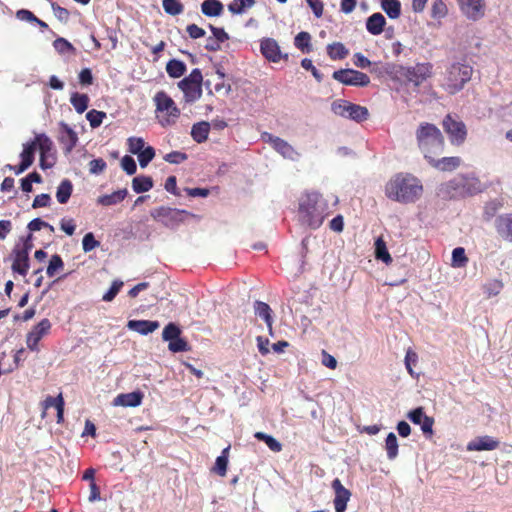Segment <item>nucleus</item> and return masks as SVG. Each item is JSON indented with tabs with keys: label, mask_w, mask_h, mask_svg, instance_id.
Returning a JSON list of instances; mask_svg holds the SVG:
<instances>
[{
	"label": "nucleus",
	"mask_w": 512,
	"mask_h": 512,
	"mask_svg": "<svg viewBox=\"0 0 512 512\" xmlns=\"http://www.w3.org/2000/svg\"><path fill=\"white\" fill-rule=\"evenodd\" d=\"M375 256L378 260H381L386 264H390L392 262V257L387 250L386 243L381 237L377 238L375 241Z\"/></svg>",
	"instance_id": "40"
},
{
	"label": "nucleus",
	"mask_w": 512,
	"mask_h": 512,
	"mask_svg": "<svg viewBox=\"0 0 512 512\" xmlns=\"http://www.w3.org/2000/svg\"><path fill=\"white\" fill-rule=\"evenodd\" d=\"M186 159L187 155L179 151H173L164 156V160L172 164H180L184 162Z\"/></svg>",
	"instance_id": "61"
},
{
	"label": "nucleus",
	"mask_w": 512,
	"mask_h": 512,
	"mask_svg": "<svg viewBox=\"0 0 512 512\" xmlns=\"http://www.w3.org/2000/svg\"><path fill=\"white\" fill-rule=\"evenodd\" d=\"M42 406V417L45 418L47 416L48 410L53 408L56 411L57 422L61 423L63 421V413H64V400L61 394L57 397H47Z\"/></svg>",
	"instance_id": "22"
},
{
	"label": "nucleus",
	"mask_w": 512,
	"mask_h": 512,
	"mask_svg": "<svg viewBox=\"0 0 512 512\" xmlns=\"http://www.w3.org/2000/svg\"><path fill=\"white\" fill-rule=\"evenodd\" d=\"M227 466H228V460L225 459V456H218L216 458L215 465L213 467V471L223 477L226 475Z\"/></svg>",
	"instance_id": "60"
},
{
	"label": "nucleus",
	"mask_w": 512,
	"mask_h": 512,
	"mask_svg": "<svg viewBox=\"0 0 512 512\" xmlns=\"http://www.w3.org/2000/svg\"><path fill=\"white\" fill-rule=\"evenodd\" d=\"M327 53L331 59L340 60L344 59L348 55V50L342 43L335 42L327 46Z\"/></svg>",
	"instance_id": "41"
},
{
	"label": "nucleus",
	"mask_w": 512,
	"mask_h": 512,
	"mask_svg": "<svg viewBox=\"0 0 512 512\" xmlns=\"http://www.w3.org/2000/svg\"><path fill=\"white\" fill-rule=\"evenodd\" d=\"M254 437L260 441L265 442V444L273 452H280L282 450L281 443L278 440H276L274 437H272L271 435H268L264 432H256L254 434Z\"/></svg>",
	"instance_id": "44"
},
{
	"label": "nucleus",
	"mask_w": 512,
	"mask_h": 512,
	"mask_svg": "<svg viewBox=\"0 0 512 512\" xmlns=\"http://www.w3.org/2000/svg\"><path fill=\"white\" fill-rule=\"evenodd\" d=\"M331 486L335 494L333 500L335 512H345L347 509V503L351 498V492L342 485L338 478L333 480Z\"/></svg>",
	"instance_id": "18"
},
{
	"label": "nucleus",
	"mask_w": 512,
	"mask_h": 512,
	"mask_svg": "<svg viewBox=\"0 0 512 512\" xmlns=\"http://www.w3.org/2000/svg\"><path fill=\"white\" fill-rule=\"evenodd\" d=\"M306 2L312 9L315 17L320 18L323 15L324 5L321 0H306Z\"/></svg>",
	"instance_id": "63"
},
{
	"label": "nucleus",
	"mask_w": 512,
	"mask_h": 512,
	"mask_svg": "<svg viewBox=\"0 0 512 512\" xmlns=\"http://www.w3.org/2000/svg\"><path fill=\"white\" fill-rule=\"evenodd\" d=\"M40 152V167L45 170L51 168L56 163V151L53 143L45 134H39L34 137V151Z\"/></svg>",
	"instance_id": "10"
},
{
	"label": "nucleus",
	"mask_w": 512,
	"mask_h": 512,
	"mask_svg": "<svg viewBox=\"0 0 512 512\" xmlns=\"http://www.w3.org/2000/svg\"><path fill=\"white\" fill-rule=\"evenodd\" d=\"M127 189H120L111 194L103 195L99 197L98 203L104 206H111L120 203L127 196Z\"/></svg>",
	"instance_id": "30"
},
{
	"label": "nucleus",
	"mask_w": 512,
	"mask_h": 512,
	"mask_svg": "<svg viewBox=\"0 0 512 512\" xmlns=\"http://www.w3.org/2000/svg\"><path fill=\"white\" fill-rule=\"evenodd\" d=\"M121 167L122 169L128 174V175H133L136 173V170H137V165H136V162L135 160L131 157V156H128V155H125L122 159H121Z\"/></svg>",
	"instance_id": "57"
},
{
	"label": "nucleus",
	"mask_w": 512,
	"mask_h": 512,
	"mask_svg": "<svg viewBox=\"0 0 512 512\" xmlns=\"http://www.w3.org/2000/svg\"><path fill=\"white\" fill-rule=\"evenodd\" d=\"M202 82V72L200 69L195 68L188 76L184 77L177 83L178 88L183 93L184 103L192 104L202 97Z\"/></svg>",
	"instance_id": "7"
},
{
	"label": "nucleus",
	"mask_w": 512,
	"mask_h": 512,
	"mask_svg": "<svg viewBox=\"0 0 512 512\" xmlns=\"http://www.w3.org/2000/svg\"><path fill=\"white\" fill-rule=\"evenodd\" d=\"M143 400V393L140 391H133L130 393H122L117 395L113 400V406L121 407H138Z\"/></svg>",
	"instance_id": "23"
},
{
	"label": "nucleus",
	"mask_w": 512,
	"mask_h": 512,
	"mask_svg": "<svg viewBox=\"0 0 512 512\" xmlns=\"http://www.w3.org/2000/svg\"><path fill=\"white\" fill-rule=\"evenodd\" d=\"M51 329V323L48 319H43L34 327V344L43 336L47 335Z\"/></svg>",
	"instance_id": "51"
},
{
	"label": "nucleus",
	"mask_w": 512,
	"mask_h": 512,
	"mask_svg": "<svg viewBox=\"0 0 512 512\" xmlns=\"http://www.w3.org/2000/svg\"><path fill=\"white\" fill-rule=\"evenodd\" d=\"M210 132V124L206 121H201L192 126L191 137L197 143H203L207 140Z\"/></svg>",
	"instance_id": "28"
},
{
	"label": "nucleus",
	"mask_w": 512,
	"mask_h": 512,
	"mask_svg": "<svg viewBox=\"0 0 512 512\" xmlns=\"http://www.w3.org/2000/svg\"><path fill=\"white\" fill-rule=\"evenodd\" d=\"M59 127V141L63 145L65 151L70 153L78 142L77 133L64 122H61Z\"/></svg>",
	"instance_id": "21"
},
{
	"label": "nucleus",
	"mask_w": 512,
	"mask_h": 512,
	"mask_svg": "<svg viewBox=\"0 0 512 512\" xmlns=\"http://www.w3.org/2000/svg\"><path fill=\"white\" fill-rule=\"evenodd\" d=\"M104 118H106L105 112L94 110V109L90 110L86 114V119L89 121V124L92 128L99 127L102 124Z\"/></svg>",
	"instance_id": "53"
},
{
	"label": "nucleus",
	"mask_w": 512,
	"mask_h": 512,
	"mask_svg": "<svg viewBox=\"0 0 512 512\" xmlns=\"http://www.w3.org/2000/svg\"><path fill=\"white\" fill-rule=\"evenodd\" d=\"M499 447V441L494 437L484 435L476 437L468 442L466 449L468 451H492Z\"/></svg>",
	"instance_id": "20"
},
{
	"label": "nucleus",
	"mask_w": 512,
	"mask_h": 512,
	"mask_svg": "<svg viewBox=\"0 0 512 512\" xmlns=\"http://www.w3.org/2000/svg\"><path fill=\"white\" fill-rule=\"evenodd\" d=\"M461 12L469 20H479L485 14L484 0H458Z\"/></svg>",
	"instance_id": "17"
},
{
	"label": "nucleus",
	"mask_w": 512,
	"mask_h": 512,
	"mask_svg": "<svg viewBox=\"0 0 512 512\" xmlns=\"http://www.w3.org/2000/svg\"><path fill=\"white\" fill-rule=\"evenodd\" d=\"M255 0H233L228 5V10L234 15H241L245 13L247 9L254 6Z\"/></svg>",
	"instance_id": "38"
},
{
	"label": "nucleus",
	"mask_w": 512,
	"mask_h": 512,
	"mask_svg": "<svg viewBox=\"0 0 512 512\" xmlns=\"http://www.w3.org/2000/svg\"><path fill=\"white\" fill-rule=\"evenodd\" d=\"M437 156H433L432 159H428V162L438 170L441 171H452L458 168L461 164L459 157H443L437 159Z\"/></svg>",
	"instance_id": "26"
},
{
	"label": "nucleus",
	"mask_w": 512,
	"mask_h": 512,
	"mask_svg": "<svg viewBox=\"0 0 512 512\" xmlns=\"http://www.w3.org/2000/svg\"><path fill=\"white\" fill-rule=\"evenodd\" d=\"M503 282L499 279H490L482 286L483 293L487 298L495 297L500 294L503 289Z\"/></svg>",
	"instance_id": "36"
},
{
	"label": "nucleus",
	"mask_w": 512,
	"mask_h": 512,
	"mask_svg": "<svg viewBox=\"0 0 512 512\" xmlns=\"http://www.w3.org/2000/svg\"><path fill=\"white\" fill-rule=\"evenodd\" d=\"M29 231L27 238L24 242L16 244L14 248V260L12 268L14 272L25 275L29 269V254L28 250L31 247L30 240L32 239V221L27 224Z\"/></svg>",
	"instance_id": "8"
},
{
	"label": "nucleus",
	"mask_w": 512,
	"mask_h": 512,
	"mask_svg": "<svg viewBox=\"0 0 512 512\" xmlns=\"http://www.w3.org/2000/svg\"><path fill=\"white\" fill-rule=\"evenodd\" d=\"M496 229L505 241L512 243V213L501 215L496 221Z\"/></svg>",
	"instance_id": "25"
},
{
	"label": "nucleus",
	"mask_w": 512,
	"mask_h": 512,
	"mask_svg": "<svg viewBox=\"0 0 512 512\" xmlns=\"http://www.w3.org/2000/svg\"><path fill=\"white\" fill-rule=\"evenodd\" d=\"M32 164V141H27L24 144L23 152L21 153V164L15 169L16 174L25 171Z\"/></svg>",
	"instance_id": "33"
},
{
	"label": "nucleus",
	"mask_w": 512,
	"mask_h": 512,
	"mask_svg": "<svg viewBox=\"0 0 512 512\" xmlns=\"http://www.w3.org/2000/svg\"><path fill=\"white\" fill-rule=\"evenodd\" d=\"M310 41H311V36L308 32H300L296 35V37L294 39V44L301 51H309L310 50Z\"/></svg>",
	"instance_id": "52"
},
{
	"label": "nucleus",
	"mask_w": 512,
	"mask_h": 512,
	"mask_svg": "<svg viewBox=\"0 0 512 512\" xmlns=\"http://www.w3.org/2000/svg\"><path fill=\"white\" fill-rule=\"evenodd\" d=\"M123 286V282L116 280L112 283L110 289L103 295L102 300L106 302L112 301L118 292L120 291L121 287Z\"/></svg>",
	"instance_id": "59"
},
{
	"label": "nucleus",
	"mask_w": 512,
	"mask_h": 512,
	"mask_svg": "<svg viewBox=\"0 0 512 512\" xmlns=\"http://www.w3.org/2000/svg\"><path fill=\"white\" fill-rule=\"evenodd\" d=\"M381 8L391 19H397L401 15V3L399 0H381Z\"/></svg>",
	"instance_id": "32"
},
{
	"label": "nucleus",
	"mask_w": 512,
	"mask_h": 512,
	"mask_svg": "<svg viewBox=\"0 0 512 512\" xmlns=\"http://www.w3.org/2000/svg\"><path fill=\"white\" fill-rule=\"evenodd\" d=\"M182 213H185V211L169 207H159L151 212V216L167 227H174L181 221L180 215Z\"/></svg>",
	"instance_id": "15"
},
{
	"label": "nucleus",
	"mask_w": 512,
	"mask_h": 512,
	"mask_svg": "<svg viewBox=\"0 0 512 512\" xmlns=\"http://www.w3.org/2000/svg\"><path fill=\"white\" fill-rule=\"evenodd\" d=\"M424 187L419 178L410 173H398L384 187L385 196L401 204H414L421 199Z\"/></svg>",
	"instance_id": "1"
},
{
	"label": "nucleus",
	"mask_w": 512,
	"mask_h": 512,
	"mask_svg": "<svg viewBox=\"0 0 512 512\" xmlns=\"http://www.w3.org/2000/svg\"><path fill=\"white\" fill-rule=\"evenodd\" d=\"M333 79L350 86L365 87L370 83V78L363 72L353 69H340L333 72Z\"/></svg>",
	"instance_id": "12"
},
{
	"label": "nucleus",
	"mask_w": 512,
	"mask_h": 512,
	"mask_svg": "<svg viewBox=\"0 0 512 512\" xmlns=\"http://www.w3.org/2000/svg\"><path fill=\"white\" fill-rule=\"evenodd\" d=\"M181 335V329L178 325L175 323H169L167 324L162 332V338L164 341L169 342L170 340H175L176 338L180 337Z\"/></svg>",
	"instance_id": "49"
},
{
	"label": "nucleus",
	"mask_w": 512,
	"mask_h": 512,
	"mask_svg": "<svg viewBox=\"0 0 512 512\" xmlns=\"http://www.w3.org/2000/svg\"><path fill=\"white\" fill-rule=\"evenodd\" d=\"M473 74L472 66L464 63H454L448 70L443 87L450 94H455L471 79Z\"/></svg>",
	"instance_id": "6"
},
{
	"label": "nucleus",
	"mask_w": 512,
	"mask_h": 512,
	"mask_svg": "<svg viewBox=\"0 0 512 512\" xmlns=\"http://www.w3.org/2000/svg\"><path fill=\"white\" fill-rule=\"evenodd\" d=\"M72 191H73V185H72L71 181L68 179L62 180L61 183L59 184V186L57 187V192H56L57 201L61 204H65L69 200V198L72 194Z\"/></svg>",
	"instance_id": "35"
},
{
	"label": "nucleus",
	"mask_w": 512,
	"mask_h": 512,
	"mask_svg": "<svg viewBox=\"0 0 512 512\" xmlns=\"http://www.w3.org/2000/svg\"><path fill=\"white\" fill-rule=\"evenodd\" d=\"M407 417L412 423L420 426L424 435L427 437H431L433 435L434 419L426 415L422 407L411 410L407 414Z\"/></svg>",
	"instance_id": "16"
},
{
	"label": "nucleus",
	"mask_w": 512,
	"mask_h": 512,
	"mask_svg": "<svg viewBox=\"0 0 512 512\" xmlns=\"http://www.w3.org/2000/svg\"><path fill=\"white\" fill-rule=\"evenodd\" d=\"M127 144L129 152L135 155L145 148V141L141 137H130L127 140Z\"/></svg>",
	"instance_id": "56"
},
{
	"label": "nucleus",
	"mask_w": 512,
	"mask_h": 512,
	"mask_svg": "<svg viewBox=\"0 0 512 512\" xmlns=\"http://www.w3.org/2000/svg\"><path fill=\"white\" fill-rule=\"evenodd\" d=\"M262 55L270 62L278 63L282 59V53L276 40L264 38L260 43Z\"/></svg>",
	"instance_id": "19"
},
{
	"label": "nucleus",
	"mask_w": 512,
	"mask_h": 512,
	"mask_svg": "<svg viewBox=\"0 0 512 512\" xmlns=\"http://www.w3.org/2000/svg\"><path fill=\"white\" fill-rule=\"evenodd\" d=\"M63 266L64 264L61 257L57 254H54L49 260V264L46 269V274L49 277H54L63 268Z\"/></svg>",
	"instance_id": "48"
},
{
	"label": "nucleus",
	"mask_w": 512,
	"mask_h": 512,
	"mask_svg": "<svg viewBox=\"0 0 512 512\" xmlns=\"http://www.w3.org/2000/svg\"><path fill=\"white\" fill-rule=\"evenodd\" d=\"M329 213L327 200L318 192H307L299 199V220L310 229H318Z\"/></svg>",
	"instance_id": "2"
},
{
	"label": "nucleus",
	"mask_w": 512,
	"mask_h": 512,
	"mask_svg": "<svg viewBox=\"0 0 512 512\" xmlns=\"http://www.w3.org/2000/svg\"><path fill=\"white\" fill-rule=\"evenodd\" d=\"M70 102L76 112L82 114L88 107L89 97L86 94L73 93Z\"/></svg>",
	"instance_id": "43"
},
{
	"label": "nucleus",
	"mask_w": 512,
	"mask_h": 512,
	"mask_svg": "<svg viewBox=\"0 0 512 512\" xmlns=\"http://www.w3.org/2000/svg\"><path fill=\"white\" fill-rule=\"evenodd\" d=\"M137 156L140 166L145 168L154 158L155 150L153 147L147 146L141 152H139Z\"/></svg>",
	"instance_id": "54"
},
{
	"label": "nucleus",
	"mask_w": 512,
	"mask_h": 512,
	"mask_svg": "<svg viewBox=\"0 0 512 512\" xmlns=\"http://www.w3.org/2000/svg\"><path fill=\"white\" fill-rule=\"evenodd\" d=\"M253 308L255 315L263 319L267 326H270V322H273L270 306L265 302L255 301Z\"/></svg>",
	"instance_id": "31"
},
{
	"label": "nucleus",
	"mask_w": 512,
	"mask_h": 512,
	"mask_svg": "<svg viewBox=\"0 0 512 512\" xmlns=\"http://www.w3.org/2000/svg\"><path fill=\"white\" fill-rule=\"evenodd\" d=\"M301 66L305 70L311 71V73L313 74V76L316 78V80L318 82H320L322 80V75L319 73V71L316 69V67L313 65V63H312V61L310 59L304 58L301 61Z\"/></svg>",
	"instance_id": "64"
},
{
	"label": "nucleus",
	"mask_w": 512,
	"mask_h": 512,
	"mask_svg": "<svg viewBox=\"0 0 512 512\" xmlns=\"http://www.w3.org/2000/svg\"><path fill=\"white\" fill-rule=\"evenodd\" d=\"M451 184L458 189V195L469 196L482 191L480 180L474 176H465L454 179Z\"/></svg>",
	"instance_id": "14"
},
{
	"label": "nucleus",
	"mask_w": 512,
	"mask_h": 512,
	"mask_svg": "<svg viewBox=\"0 0 512 512\" xmlns=\"http://www.w3.org/2000/svg\"><path fill=\"white\" fill-rule=\"evenodd\" d=\"M404 363L408 373L412 377L417 378L418 374L414 372L413 366H415L418 363V355L412 348H408L406 350Z\"/></svg>",
	"instance_id": "46"
},
{
	"label": "nucleus",
	"mask_w": 512,
	"mask_h": 512,
	"mask_svg": "<svg viewBox=\"0 0 512 512\" xmlns=\"http://www.w3.org/2000/svg\"><path fill=\"white\" fill-rule=\"evenodd\" d=\"M416 139L424 157L432 159L443 152L444 139L441 131L433 124L421 123L416 130Z\"/></svg>",
	"instance_id": "4"
},
{
	"label": "nucleus",
	"mask_w": 512,
	"mask_h": 512,
	"mask_svg": "<svg viewBox=\"0 0 512 512\" xmlns=\"http://www.w3.org/2000/svg\"><path fill=\"white\" fill-rule=\"evenodd\" d=\"M448 13L447 5L443 0H433L431 6V16L434 19H443Z\"/></svg>",
	"instance_id": "47"
},
{
	"label": "nucleus",
	"mask_w": 512,
	"mask_h": 512,
	"mask_svg": "<svg viewBox=\"0 0 512 512\" xmlns=\"http://www.w3.org/2000/svg\"><path fill=\"white\" fill-rule=\"evenodd\" d=\"M100 243L95 239L93 233H87L82 240V248L84 252H90L96 247H98Z\"/></svg>",
	"instance_id": "58"
},
{
	"label": "nucleus",
	"mask_w": 512,
	"mask_h": 512,
	"mask_svg": "<svg viewBox=\"0 0 512 512\" xmlns=\"http://www.w3.org/2000/svg\"><path fill=\"white\" fill-rule=\"evenodd\" d=\"M160 327L158 321L150 320H129L127 328L141 335H148Z\"/></svg>",
	"instance_id": "24"
},
{
	"label": "nucleus",
	"mask_w": 512,
	"mask_h": 512,
	"mask_svg": "<svg viewBox=\"0 0 512 512\" xmlns=\"http://www.w3.org/2000/svg\"><path fill=\"white\" fill-rule=\"evenodd\" d=\"M156 119L162 127L173 126L180 117V109L175 101L164 91H158L154 97Z\"/></svg>",
	"instance_id": "5"
},
{
	"label": "nucleus",
	"mask_w": 512,
	"mask_h": 512,
	"mask_svg": "<svg viewBox=\"0 0 512 512\" xmlns=\"http://www.w3.org/2000/svg\"><path fill=\"white\" fill-rule=\"evenodd\" d=\"M262 139L285 159L291 161L299 160L300 153L286 140L269 133H264Z\"/></svg>",
	"instance_id": "11"
},
{
	"label": "nucleus",
	"mask_w": 512,
	"mask_h": 512,
	"mask_svg": "<svg viewBox=\"0 0 512 512\" xmlns=\"http://www.w3.org/2000/svg\"><path fill=\"white\" fill-rule=\"evenodd\" d=\"M385 450L389 460H394L398 456V441L393 432L387 435L385 440Z\"/></svg>",
	"instance_id": "42"
},
{
	"label": "nucleus",
	"mask_w": 512,
	"mask_h": 512,
	"mask_svg": "<svg viewBox=\"0 0 512 512\" xmlns=\"http://www.w3.org/2000/svg\"><path fill=\"white\" fill-rule=\"evenodd\" d=\"M54 49L63 56H73L76 54L75 47L65 38H57L53 42Z\"/></svg>",
	"instance_id": "37"
},
{
	"label": "nucleus",
	"mask_w": 512,
	"mask_h": 512,
	"mask_svg": "<svg viewBox=\"0 0 512 512\" xmlns=\"http://www.w3.org/2000/svg\"><path fill=\"white\" fill-rule=\"evenodd\" d=\"M166 72L171 78H180L186 72V65L183 61L171 59L166 64Z\"/></svg>",
	"instance_id": "34"
},
{
	"label": "nucleus",
	"mask_w": 512,
	"mask_h": 512,
	"mask_svg": "<svg viewBox=\"0 0 512 512\" xmlns=\"http://www.w3.org/2000/svg\"><path fill=\"white\" fill-rule=\"evenodd\" d=\"M223 4L217 0H205L201 4V11L205 16L217 17L223 12Z\"/></svg>",
	"instance_id": "29"
},
{
	"label": "nucleus",
	"mask_w": 512,
	"mask_h": 512,
	"mask_svg": "<svg viewBox=\"0 0 512 512\" xmlns=\"http://www.w3.org/2000/svg\"><path fill=\"white\" fill-rule=\"evenodd\" d=\"M468 263V258L463 247H457L452 251L451 266L454 268H462Z\"/></svg>",
	"instance_id": "45"
},
{
	"label": "nucleus",
	"mask_w": 512,
	"mask_h": 512,
	"mask_svg": "<svg viewBox=\"0 0 512 512\" xmlns=\"http://www.w3.org/2000/svg\"><path fill=\"white\" fill-rule=\"evenodd\" d=\"M385 71L393 81L404 84L411 83L415 87H419L432 76L433 65L430 62L416 63L413 66L388 64Z\"/></svg>",
	"instance_id": "3"
},
{
	"label": "nucleus",
	"mask_w": 512,
	"mask_h": 512,
	"mask_svg": "<svg viewBox=\"0 0 512 512\" xmlns=\"http://www.w3.org/2000/svg\"><path fill=\"white\" fill-rule=\"evenodd\" d=\"M153 187V181L148 176H137L132 180V188L136 193L149 191Z\"/></svg>",
	"instance_id": "39"
},
{
	"label": "nucleus",
	"mask_w": 512,
	"mask_h": 512,
	"mask_svg": "<svg viewBox=\"0 0 512 512\" xmlns=\"http://www.w3.org/2000/svg\"><path fill=\"white\" fill-rule=\"evenodd\" d=\"M164 11L169 15H179L183 11V5L179 0H163L162 1Z\"/></svg>",
	"instance_id": "50"
},
{
	"label": "nucleus",
	"mask_w": 512,
	"mask_h": 512,
	"mask_svg": "<svg viewBox=\"0 0 512 512\" xmlns=\"http://www.w3.org/2000/svg\"><path fill=\"white\" fill-rule=\"evenodd\" d=\"M443 127L446 133L449 135L450 141L453 144L460 145L464 142L467 130L466 126L462 121H458L447 115L443 120Z\"/></svg>",
	"instance_id": "13"
},
{
	"label": "nucleus",
	"mask_w": 512,
	"mask_h": 512,
	"mask_svg": "<svg viewBox=\"0 0 512 512\" xmlns=\"http://www.w3.org/2000/svg\"><path fill=\"white\" fill-rule=\"evenodd\" d=\"M168 349L173 352H186L190 349L186 340L181 337L176 338L175 340H170L168 342Z\"/></svg>",
	"instance_id": "55"
},
{
	"label": "nucleus",
	"mask_w": 512,
	"mask_h": 512,
	"mask_svg": "<svg viewBox=\"0 0 512 512\" xmlns=\"http://www.w3.org/2000/svg\"><path fill=\"white\" fill-rule=\"evenodd\" d=\"M385 24V17L381 13H374L368 17L366 29L372 35H379L383 32Z\"/></svg>",
	"instance_id": "27"
},
{
	"label": "nucleus",
	"mask_w": 512,
	"mask_h": 512,
	"mask_svg": "<svg viewBox=\"0 0 512 512\" xmlns=\"http://www.w3.org/2000/svg\"><path fill=\"white\" fill-rule=\"evenodd\" d=\"M106 169V162L101 159H93L89 163V171L91 174H100Z\"/></svg>",
	"instance_id": "62"
},
{
	"label": "nucleus",
	"mask_w": 512,
	"mask_h": 512,
	"mask_svg": "<svg viewBox=\"0 0 512 512\" xmlns=\"http://www.w3.org/2000/svg\"><path fill=\"white\" fill-rule=\"evenodd\" d=\"M331 109L334 114L356 122L366 120L369 114L366 107L345 100L334 101L331 105Z\"/></svg>",
	"instance_id": "9"
}]
</instances>
